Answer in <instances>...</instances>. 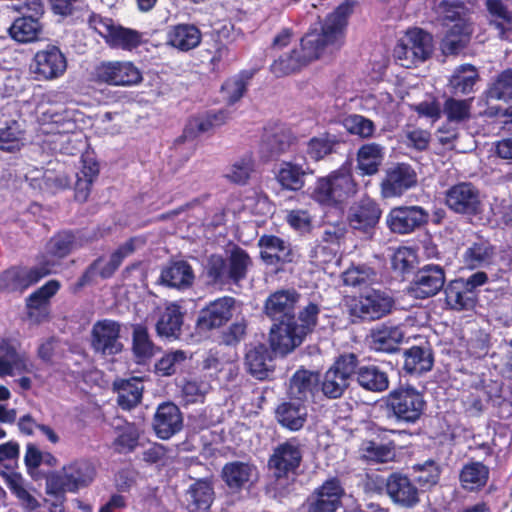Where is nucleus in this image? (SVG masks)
Segmentation results:
<instances>
[{
    "mask_svg": "<svg viewBox=\"0 0 512 512\" xmlns=\"http://www.w3.org/2000/svg\"><path fill=\"white\" fill-rule=\"evenodd\" d=\"M353 11L350 1L340 4L326 18L321 33L306 34L299 49L281 55L271 65V71L277 77L285 76L300 70L309 62L326 53H333L344 43L348 18Z\"/></svg>",
    "mask_w": 512,
    "mask_h": 512,
    "instance_id": "obj_1",
    "label": "nucleus"
},
{
    "mask_svg": "<svg viewBox=\"0 0 512 512\" xmlns=\"http://www.w3.org/2000/svg\"><path fill=\"white\" fill-rule=\"evenodd\" d=\"M41 133L48 135L51 149L65 154H74L82 144V132L75 122L73 110L51 106L41 112Z\"/></svg>",
    "mask_w": 512,
    "mask_h": 512,
    "instance_id": "obj_2",
    "label": "nucleus"
},
{
    "mask_svg": "<svg viewBox=\"0 0 512 512\" xmlns=\"http://www.w3.org/2000/svg\"><path fill=\"white\" fill-rule=\"evenodd\" d=\"M437 14L448 31L442 40L444 54H457L469 41L472 25L466 7L459 1H442Z\"/></svg>",
    "mask_w": 512,
    "mask_h": 512,
    "instance_id": "obj_3",
    "label": "nucleus"
},
{
    "mask_svg": "<svg viewBox=\"0 0 512 512\" xmlns=\"http://www.w3.org/2000/svg\"><path fill=\"white\" fill-rule=\"evenodd\" d=\"M96 477L94 465L87 460H74L46 478L47 494L63 498L65 493H77L89 487Z\"/></svg>",
    "mask_w": 512,
    "mask_h": 512,
    "instance_id": "obj_4",
    "label": "nucleus"
},
{
    "mask_svg": "<svg viewBox=\"0 0 512 512\" xmlns=\"http://www.w3.org/2000/svg\"><path fill=\"white\" fill-rule=\"evenodd\" d=\"M357 192L351 172L341 168L319 177L310 188V197L324 207H338Z\"/></svg>",
    "mask_w": 512,
    "mask_h": 512,
    "instance_id": "obj_5",
    "label": "nucleus"
},
{
    "mask_svg": "<svg viewBox=\"0 0 512 512\" xmlns=\"http://www.w3.org/2000/svg\"><path fill=\"white\" fill-rule=\"evenodd\" d=\"M432 53V37L422 29H409L394 48L395 60L405 68L424 62Z\"/></svg>",
    "mask_w": 512,
    "mask_h": 512,
    "instance_id": "obj_6",
    "label": "nucleus"
},
{
    "mask_svg": "<svg viewBox=\"0 0 512 512\" xmlns=\"http://www.w3.org/2000/svg\"><path fill=\"white\" fill-rule=\"evenodd\" d=\"M88 23L112 48L130 51L141 43V33L115 24L110 18L92 13Z\"/></svg>",
    "mask_w": 512,
    "mask_h": 512,
    "instance_id": "obj_7",
    "label": "nucleus"
},
{
    "mask_svg": "<svg viewBox=\"0 0 512 512\" xmlns=\"http://www.w3.org/2000/svg\"><path fill=\"white\" fill-rule=\"evenodd\" d=\"M387 407L398 421L415 423L422 415L425 401L413 387L394 389L387 396Z\"/></svg>",
    "mask_w": 512,
    "mask_h": 512,
    "instance_id": "obj_8",
    "label": "nucleus"
},
{
    "mask_svg": "<svg viewBox=\"0 0 512 512\" xmlns=\"http://www.w3.org/2000/svg\"><path fill=\"white\" fill-rule=\"evenodd\" d=\"M93 76L95 81L111 86L131 87L143 81L140 69L130 61H103L95 67Z\"/></svg>",
    "mask_w": 512,
    "mask_h": 512,
    "instance_id": "obj_9",
    "label": "nucleus"
},
{
    "mask_svg": "<svg viewBox=\"0 0 512 512\" xmlns=\"http://www.w3.org/2000/svg\"><path fill=\"white\" fill-rule=\"evenodd\" d=\"M49 261L28 268L14 266L0 273V291L23 293L30 286L52 273Z\"/></svg>",
    "mask_w": 512,
    "mask_h": 512,
    "instance_id": "obj_10",
    "label": "nucleus"
},
{
    "mask_svg": "<svg viewBox=\"0 0 512 512\" xmlns=\"http://www.w3.org/2000/svg\"><path fill=\"white\" fill-rule=\"evenodd\" d=\"M357 366L356 355H341L334 365L325 373L322 391L325 396L335 399L340 397L348 387V381Z\"/></svg>",
    "mask_w": 512,
    "mask_h": 512,
    "instance_id": "obj_11",
    "label": "nucleus"
},
{
    "mask_svg": "<svg viewBox=\"0 0 512 512\" xmlns=\"http://www.w3.org/2000/svg\"><path fill=\"white\" fill-rule=\"evenodd\" d=\"M393 305V298L386 292L372 289L355 300L351 312L364 320H377L390 313Z\"/></svg>",
    "mask_w": 512,
    "mask_h": 512,
    "instance_id": "obj_12",
    "label": "nucleus"
},
{
    "mask_svg": "<svg viewBox=\"0 0 512 512\" xmlns=\"http://www.w3.org/2000/svg\"><path fill=\"white\" fill-rule=\"evenodd\" d=\"M121 326L118 322L104 319L97 321L91 330V346L95 352L104 356L115 355L122 351L120 341Z\"/></svg>",
    "mask_w": 512,
    "mask_h": 512,
    "instance_id": "obj_13",
    "label": "nucleus"
},
{
    "mask_svg": "<svg viewBox=\"0 0 512 512\" xmlns=\"http://www.w3.org/2000/svg\"><path fill=\"white\" fill-rule=\"evenodd\" d=\"M416 184L415 170L405 163L396 164L386 170L381 182V195L383 198L400 197Z\"/></svg>",
    "mask_w": 512,
    "mask_h": 512,
    "instance_id": "obj_14",
    "label": "nucleus"
},
{
    "mask_svg": "<svg viewBox=\"0 0 512 512\" xmlns=\"http://www.w3.org/2000/svg\"><path fill=\"white\" fill-rule=\"evenodd\" d=\"M446 204L456 213L476 215L481 212L480 193L471 183H459L446 192Z\"/></svg>",
    "mask_w": 512,
    "mask_h": 512,
    "instance_id": "obj_15",
    "label": "nucleus"
},
{
    "mask_svg": "<svg viewBox=\"0 0 512 512\" xmlns=\"http://www.w3.org/2000/svg\"><path fill=\"white\" fill-rule=\"evenodd\" d=\"M429 214L420 206L393 208L386 218L390 230L398 234H408L427 223Z\"/></svg>",
    "mask_w": 512,
    "mask_h": 512,
    "instance_id": "obj_16",
    "label": "nucleus"
},
{
    "mask_svg": "<svg viewBox=\"0 0 512 512\" xmlns=\"http://www.w3.org/2000/svg\"><path fill=\"white\" fill-rule=\"evenodd\" d=\"M32 68L38 79L52 80L65 73L67 61L58 47L47 46L35 54Z\"/></svg>",
    "mask_w": 512,
    "mask_h": 512,
    "instance_id": "obj_17",
    "label": "nucleus"
},
{
    "mask_svg": "<svg viewBox=\"0 0 512 512\" xmlns=\"http://www.w3.org/2000/svg\"><path fill=\"white\" fill-rule=\"evenodd\" d=\"M445 273L438 265L422 267L411 282L409 292L415 298H427L437 294L444 286Z\"/></svg>",
    "mask_w": 512,
    "mask_h": 512,
    "instance_id": "obj_18",
    "label": "nucleus"
},
{
    "mask_svg": "<svg viewBox=\"0 0 512 512\" xmlns=\"http://www.w3.org/2000/svg\"><path fill=\"white\" fill-rule=\"evenodd\" d=\"M304 336L305 329L299 328L296 321L282 320L271 328L270 344L276 353L285 355L299 346Z\"/></svg>",
    "mask_w": 512,
    "mask_h": 512,
    "instance_id": "obj_19",
    "label": "nucleus"
},
{
    "mask_svg": "<svg viewBox=\"0 0 512 512\" xmlns=\"http://www.w3.org/2000/svg\"><path fill=\"white\" fill-rule=\"evenodd\" d=\"M343 493L337 479L327 480L307 499L305 512H335Z\"/></svg>",
    "mask_w": 512,
    "mask_h": 512,
    "instance_id": "obj_20",
    "label": "nucleus"
},
{
    "mask_svg": "<svg viewBox=\"0 0 512 512\" xmlns=\"http://www.w3.org/2000/svg\"><path fill=\"white\" fill-rule=\"evenodd\" d=\"M301 460L300 445L294 441H287L274 450L269 466L276 478L288 477L299 467Z\"/></svg>",
    "mask_w": 512,
    "mask_h": 512,
    "instance_id": "obj_21",
    "label": "nucleus"
},
{
    "mask_svg": "<svg viewBox=\"0 0 512 512\" xmlns=\"http://www.w3.org/2000/svg\"><path fill=\"white\" fill-rule=\"evenodd\" d=\"M381 214L379 205L373 199L365 197L350 208L348 221L353 229L368 233L377 225Z\"/></svg>",
    "mask_w": 512,
    "mask_h": 512,
    "instance_id": "obj_22",
    "label": "nucleus"
},
{
    "mask_svg": "<svg viewBox=\"0 0 512 512\" xmlns=\"http://www.w3.org/2000/svg\"><path fill=\"white\" fill-rule=\"evenodd\" d=\"M60 284L50 280L33 292L26 300L27 315L33 323H41L49 316V300L59 290Z\"/></svg>",
    "mask_w": 512,
    "mask_h": 512,
    "instance_id": "obj_23",
    "label": "nucleus"
},
{
    "mask_svg": "<svg viewBox=\"0 0 512 512\" xmlns=\"http://www.w3.org/2000/svg\"><path fill=\"white\" fill-rule=\"evenodd\" d=\"M299 301L295 290H279L271 294L265 303V312L273 320L295 321L294 310Z\"/></svg>",
    "mask_w": 512,
    "mask_h": 512,
    "instance_id": "obj_24",
    "label": "nucleus"
},
{
    "mask_svg": "<svg viewBox=\"0 0 512 512\" xmlns=\"http://www.w3.org/2000/svg\"><path fill=\"white\" fill-rule=\"evenodd\" d=\"M260 255L267 265L292 262L294 253L289 242L275 235H263L258 242Z\"/></svg>",
    "mask_w": 512,
    "mask_h": 512,
    "instance_id": "obj_25",
    "label": "nucleus"
},
{
    "mask_svg": "<svg viewBox=\"0 0 512 512\" xmlns=\"http://www.w3.org/2000/svg\"><path fill=\"white\" fill-rule=\"evenodd\" d=\"M183 419L179 408L173 403L161 404L155 413L153 428L161 439H169L182 429Z\"/></svg>",
    "mask_w": 512,
    "mask_h": 512,
    "instance_id": "obj_26",
    "label": "nucleus"
},
{
    "mask_svg": "<svg viewBox=\"0 0 512 512\" xmlns=\"http://www.w3.org/2000/svg\"><path fill=\"white\" fill-rule=\"evenodd\" d=\"M234 300L230 297L219 298L202 309L197 321L202 331L218 328L226 323L232 316Z\"/></svg>",
    "mask_w": 512,
    "mask_h": 512,
    "instance_id": "obj_27",
    "label": "nucleus"
},
{
    "mask_svg": "<svg viewBox=\"0 0 512 512\" xmlns=\"http://www.w3.org/2000/svg\"><path fill=\"white\" fill-rule=\"evenodd\" d=\"M386 491L393 502L403 507H413L419 502L418 489L404 475H390L386 481Z\"/></svg>",
    "mask_w": 512,
    "mask_h": 512,
    "instance_id": "obj_28",
    "label": "nucleus"
},
{
    "mask_svg": "<svg viewBox=\"0 0 512 512\" xmlns=\"http://www.w3.org/2000/svg\"><path fill=\"white\" fill-rule=\"evenodd\" d=\"M0 352L5 356H0V377H13L33 371V364L25 353H17L15 348L9 345L6 340L0 341Z\"/></svg>",
    "mask_w": 512,
    "mask_h": 512,
    "instance_id": "obj_29",
    "label": "nucleus"
},
{
    "mask_svg": "<svg viewBox=\"0 0 512 512\" xmlns=\"http://www.w3.org/2000/svg\"><path fill=\"white\" fill-rule=\"evenodd\" d=\"M312 173L307 165L297 161H283L275 172V177L283 189L298 191L305 185V176Z\"/></svg>",
    "mask_w": 512,
    "mask_h": 512,
    "instance_id": "obj_30",
    "label": "nucleus"
},
{
    "mask_svg": "<svg viewBox=\"0 0 512 512\" xmlns=\"http://www.w3.org/2000/svg\"><path fill=\"white\" fill-rule=\"evenodd\" d=\"M319 384V375L306 369L297 370L291 377L288 395L291 400L304 403L314 396Z\"/></svg>",
    "mask_w": 512,
    "mask_h": 512,
    "instance_id": "obj_31",
    "label": "nucleus"
},
{
    "mask_svg": "<svg viewBox=\"0 0 512 512\" xmlns=\"http://www.w3.org/2000/svg\"><path fill=\"white\" fill-rule=\"evenodd\" d=\"M94 239L95 236H92L89 232L79 233L77 236L69 232L59 233L48 242L47 252L57 258H63L72 250Z\"/></svg>",
    "mask_w": 512,
    "mask_h": 512,
    "instance_id": "obj_32",
    "label": "nucleus"
},
{
    "mask_svg": "<svg viewBox=\"0 0 512 512\" xmlns=\"http://www.w3.org/2000/svg\"><path fill=\"white\" fill-rule=\"evenodd\" d=\"M308 415L304 403L294 400L280 404L276 409L278 422L291 431H297L304 426Z\"/></svg>",
    "mask_w": 512,
    "mask_h": 512,
    "instance_id": "obj_33",
    "label": "nucleus"
},
{
    "mask_svg": "<svg viewBox=\"0 0 512 512\" xmlns=\"http://www.w3.org/2000/svg\"><path fill=\"white\" fill-rule=\"evenodd\" d=\"M385 157V148L377 143H367L357 152V168L364 175L378 172Z\"/></svg>",
    "mask_w": 512,
    "mask_h": 512,
    "instance_id": "obj_34",
    "label": "nucleus"
},
{
    "mask_svg": "<svg viewBox=\"0 0 512 512\" xmlns=\"http://www.w3.org/2000/svg\"><path fill=\"white\" fill-rule=\"evenodd\" d=\"M28 16L17 18L9 28L10 36L21 43H28L37 40L41 34L42 27L37 16L28 12Z\"/></svg>",
    "mask_w": 512,
    "mask_h": 512,
    "instance_id": "obj_35",
    "label": "nucleus"
},
{
    "mask_svg": "<svg viewBox=\"0 0 512 512\" xmlns=\"http://www.w3.org/2000/svg\"><path fill=\"white\" fill-rule=\"evenodd\" d=\"M200 41V30L191 24L176 25L168 33V43L181 51L195 48Z\"/></svg>",
    "mask_w": 512,
    "mask_h": 512,
    "instance_id": "obj_36",
    "label": "nucleus"
},
{
    "mask_svg": "<svg viewBox=\"0 0 512 512\" xmlns=\"http://www.w3.org/2000/svg\"><path fill=\"white\" fill-rule=\"evenodd\" d=\"M193 278L194 275L190 265L184 261H177L162 270L160 281L168 287L180 289L190 286Z\"/></svg>",
    "mask_w": 512,
    "mask_h": 512,
    "instance_id": "obj_37",
    "label": "nucleus"
},
{
    "mask_svg": "<svg viewBox=\"0 0 512 512\" xmlns=\"http://www.w3.org/2000/svg\"><path fill=\"white\" fill-rule=\"evenodd\" d=\"M214 492L209 482L199 480L193 483L185 493V502L190 511L209 509L213 502Z\"/></svg>",
    "mask_w": 512,
    "mask_h": 512,
    "instance_id": "obj_38",
    "label": "nucleus"
},
{
    "mask_svg": "<svg viewBox=\"0 0 512 512\" xmlns=\"http://www.w3.org/2000/svg\"><path fill=\"white\" fill-rule=\"evenodd\" d=\"M433 366V355L430 349L413 346L404 353V370L413 375H421L430 371Z\"/></svg>",
    "mask_w": 512,
    "mask_h": 512,
    "instance_id": "obj_39",
    "label": "nucleus"
},
{
    "mask_svg": "<svg viewBox=\"0 0 512 512\" xmlns=\"http://www.w3.org/2000/svg\"><path fill=\"white\" fill-rule=\"evenodd\" d=\"M494 248L489 242L479 240L468 246L462 254V262L466 268L484 267L492 262Z\"/></svg>",
    "mask_w": 512,
    "mask_h": 512,
    "instance_id": "obj_40",
    "label": "nucleus"
},
{
    "mask_svg": "<svg viewBox=\"0 0 512 512\" xmlns=\"http://www.w3.org/2000/svg\"><path fill=\"white\" fill-rule=\"evenodd\" d=\"M114 385L118 392V404L123 409L129 410L140 402L143 392V383L140 378L120 380Z\"/></svg>",
    "mask_w": 512,
    "mask_h": 512,
    "instance_id": "obj_41",
    "label": "nucleus"
},
{
    "mask_svg": "<svg viewBox=\"0 0 512 512\" xmlns=\"http://www.w3.org/2000/svg\"><path fill=\"white\" fill-rule=\"evenodd\" d=\"M292 137L284 129L266 131L261 142V153L265 160L284 153L291 145Z\"/></svg>",
    "mask_w": 512,
    "mask_h": 512,
    "instance_id": "obj_42",
    "label": "nucleus"
},
{
    "mask_svg": "<svg viewBox=\"0 0 512 512\" xmlns=\"http://www.w3.org/2000/svg\"><path fill=\"white\" fill-rule=\"evenodd\" d=\"M405 335L400 327L383 326L372 332V345L375 350L392 352L397 349Z\"/></svg>",
    "mask_w": 512,
    "mask_h": 512,
    "instance_id": "obj_43",
    "label": "nucleus"
},
{
    "mask_svg": "<svg viewBox=\"0 0 512 512\" xmlns=\"http://www.w3.org/2000/svg\"><path fill=\"white\" fill-rule=\"evenodd\" d=\"M222 474L224 481L230 488H242L256 476L255 468L243 462L226 464Z\"/></svg>",
    "mask_w": 512,
    "mask_h": 512,
    "instance_id": "obj_44",
    "label": "nucleus"
},
{
    "mask_svg": "<svg viewBox=\"0 0 512 512\" xmlns=\"http://www.w3.org/2000/svg\"><path fill=\"white\" fill-rule=\"evenodd\" d=\"M357 381L361 387L373 392L385 391L389 386L387 374L374 365L360 367Z\"/></svg>",
    "mask_w": 512,
    "mask_h": 512,
    "instance_id": "obj_45",
    "label": "nucleus"
},
{
    "mask_svg": "<svg viewBox=\"0 0 512 512\" xmlns=\"http://www.w3.org/2000/svg\"><path fill=\"white\" fill-rule=\"evenodd\" d=\"M271 361L269 351L263 345L251 348L246 353V366L249 372L258 379H264L268 376Z\"/></svg>",
    "mask_w": 512,
    "mask_h": 512,
    "instance_id": "obj_46",
    "label": "nucleus"
},
{
    "mask_svg": "<svg viewBox=\"0 0 512 512\" xmlns=\"http://www.w3.org/2000/svg\"><path fill=\"white\" fill-rule=\"evenodd\" d=\"M182 313L176 304H169L156 324L160 336L177 338L182 326Z\"/></svg>",
    "mask_w": 512,
    "mask_h": 512,
    "instance_id": "obj_47",
    "label": "nucleus"
},
{
    "mask_svg": "<svg viewBox=\"0 0 512 512\" xmlns=\"http://www.w3.org/2000/svg\"><path fill=\"white\" fill-rule=\"evenodd\" d=\"M363 107L373 111L376 115L387 118L393 114L398 103L388 92L378 91L367 94L362 99Z\"/></svg>",
    "mask_w": 512,
    "mask_h": 512,
    "instance_id": "obj_48",
    "label": "nucleus"
},
{
    "mask_svg": "<svg viewBox=\"0 0 512 512\" xmlns=\"http://www.w3.org/2000/svg\"><path fill=\"white\" fill-rule=\"evenodd\" d=\"M446 302L454 310H464L473 307L475 294L465 288L462 280L452 281L445 290Z\"/></svg>",
    "mask_w": 512,
    "mask_h": 512,
    "instance_id": "obj_49",
    "label": "nucleus"
},
{
    "mask_svg": "<svg viewBox=\"0 0 512 512\" xmlns=\"http://www.w3.org/2000/svg\"><path fill=\"white\" fill-rule=\"evenodd\" d=\"M99 173L98 164L91 158L83 159V166L77 173V181L75 185V197L78 201H86L90 193L93 181Z\"/></svg>",
    "mask_w": 512,
    "mask_h": 512,
    "instance_id": "obj_50",
    "label": "nucleus"
},
{
    "mask_svg": "<svg viewBox=\"0 0 512 512\" xmlns=\"http://www.w3.org/2000/svg\"><path fill=\"white\" fill-rule=\"evenodd\" d=\"M0 477L27 509L33 510L38 507L37 500L26 489L24 479L20 474L2 470Z\"/></svg>",
    "mask_w": 512,
    "mask_h": 512,
    "instance_id": "obj_51",
    "label": "nucleus"
},
{
    "mask_svg": "<svg viewBox=\"0 0 512 512\" xmlns=\"http://www.w3.org/2000/svg\"><path fill=\"white\" fill-rule=\"evenodd\" d=\"M488 477V468L480 462H472L465 465L460 473L462 487L470 491L483 487Z\"/></svg>",
    "mask_w": 512,
    "mask_h": 512,
    "instance_id": "obj_52",
    "label": "nucleus"
},
{
    "mask_svg": "<svg viewBox=\"0 0 512 512\" xmlns=\"http://www.w3.org/2000/svg\"><path fill=\"white\" fill-rule=\"evenodd\" d=\"M25 132L17 121H10L0 128V150L6 152L19 151L24 145Z\"/></svg>",
    "mask_w": 512,
    "mask_h": 512,
    "instance_id": "obj_53",
    "label": "nucleus"
},
{
    "mask_svg": "<svg viewBox=\"0 0 512 512\" xmlns=\"http://www.w3.org/2000/svg\"><path fill=\"white\" fill-rule=\"evenodd\" d=\"M132 350L138 363H145L154 356L156 346L151 341L146 327L134 326Z\"/></svg>",
    "mask_w": 512,
    "mask_h": 512,
    "instance_id": "obj_54",
    "label": "nucleus"
},
{
    "mask_svg": "<svg viewBox=\"0 0 512 512\" xmlns=\"http://www.w3.org/2000/svg\"><path fill=\"white\" fill-rule=\"evenodd\" d=\"M359 452L363 459L375 463L388 462L395 457V451L391 444L370 440L362 442Z\"/></svg>",
    "mask_w": 512,
    "mask_h": 512,
    "instance_id": "obj_55",
    "label": "nucleus"
},
{
    "mask_svg": "<svg viewBox=\"0 0 512 512\" xmlns=\"http://www.w3.org/2000/svg\"><path fill=\"white\" fill-rule=\"evenodd\" d=\"M486 8L489 13L490 23L499 30L500 36L512 26V12L503 4L501 0H486Z\"/></svg>",
    "mask_w": 512,
    "mask_h": 512,
    "instance_id": "obj_56",
    "label": "nucleus"
},
{
    "mask_svg": "<svg viewBox=\"0 0 512 512\" xmlns=\"http://www.w3.org/2000/svg\"><path fill=\"white\" fill-rule=\"evenodd\" d=\"M478 79V73L472 65H462L457 68L450 79V85L455 93L468 94Z\"/></svg>",
    "mask_w": 512,
    "mask_h": 512,
    "instance_id": "obj_57",
    "label": "nucleus"
},
{
    "mask_svg": "<svg viewBox=\"0 0 512 512\" xmlns=\"http://www.w3.org/2000/svg\"><path fill=\"white\" fill-rule=\"evenodd\" d=\"M225 120L226 116L222 111L214 115L193 117L186 124L183 137L192 139L200 133L207 132L213 125L224 123Z\"/></svg>",
    "mask_w": 512,
    "mask_h": 512,
    "instance_id": "obj_58",
    "label": "nucleus"
},
{
    "mask_svg": "<svg viewBox=\"0 0 512 512\" xmlns=\"http://www.w3.org/2000/svg\"><path fill=\"white\" fill-rule=\"evenodd\" d=\"M134 244V240H129L111 254L109 258L111 261V268H101V265L103 264V258H100L93 263L91 269L99 273L103 278L112 276L117 268L121 265L124 258L133 253L135 250Z\"/></svg>",
    "mask_w": 512,
    "mask_h": 512,
    "instance_id": "obj_59",
    "label": "nucleus"
},
{
    "mask_svg": "<svg viewBox=\"0 0 512 512\" xmlns=\"http://www.w3.org/2000/svg\"><path fill=\"white\" fill-rule=\"evenodd\" d=\"M344 128L352 135L360 138H371L376 130L372 120L358 114H351L342 120Z\"/></svg>",
    "mask_w": 512,
    "mask_h": 512,
    "instance_id": "obj_60",
    "label": "nucleus"
},
{
    "mask_svg": "<svg viewBox=\"0 0 512 512\" xmlns=\"http://www.w3.org/2000/svg\"><path fill=\"white\" fill-rule=\"evenodd\" d=\"M250 265L251 259L244 250L240 248L233 249L229 257V263L227 264L229 279L237 282L245 278Z\"/></svg>",
    "mask_w": 512,
    "mask_h": 512,
    "instance_id": "obj_61",
    "label": "nucleus"
},
{
    "mask_svg": "<svg viewBox=\"0 0 512 512\" xmlns=\"http://www.w3.org/2000/svg\"><path fill=\"white\" fill-rule=\"evenodd\" d=\"M486 94L488 99L512 100V70L502 72L490 85Z\"/></svg>",
    "mask_w": 512,
    "mask_h": 512,
    "instance_id": "obj_62",
    "label": "nucleus"
},
{
    "mask_svg": "<svg viewBox=\"0 0 512 512\" xmlns=\"http://www.w3.org/2000/svg\"><path fill=\"white\" fill-rule=\"evenodd\" d=\"M345 285L362 287L373 283L376 280V273L365 265L352 266L343 275Z\"/></svg>",
    "mask_w": 512,
    "mask_h": 512,
    "instance_id": "obj_63",
    "label": "nucleus"
},
{
    "mask_svg": "<svg viewBox=\"0 0 512 512\" xmlns=\"http://www.w3.org/2000/svg\"><path fill=\"white\" fill-rule=\"evenodd\" d=\"M254 170V161L251 155H245L238 160H236L228 172L226 173V177L236 183V184H245L247 180L250 178L251 173Z\"/></svg>",
    "mask_w": 512,
    "mask_h": 512,
    "instance_id": "obj_64",
    "label": "nucleus"
}]
</instances>
